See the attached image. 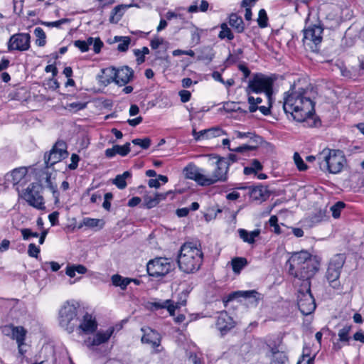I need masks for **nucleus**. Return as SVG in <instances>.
Masks as SVG:
<instances>
[{"instance_id": "obj_1", "label": "nucleus", "mask_w": 364, "mask_h": 364, "mask_svg": "<svg viewBox=\"0 0 364 364\" xmlns=\"http://www.w3.org/2000/svg\"><path fill=\"white\" fill-rule=\"evenodd\" d=\"M283 108L286 114H289L294 120L297 122H305L306 120H313L316 125V121L314 119V103L307 96V91L304 88L296 90L295 86L285 93L284 98Z\"/></svg>"}, {"instance_id": "obj_2", "label": "nucleus", "mask_w": 364, "mask_h": 364, "mask_svg": "<svg viewBox=\"0 0 364 364\" xmlns=\"http://www.w3.org/2000/svg\"><path fill=\"white\" fill-rule=\"evenodd\" d=\"M289 273L299 279L310 282L318 272L320 262L316 257L307 251L294 252L287 262Z\"/></svg>"}, {"instance_id": "obj_3", "label": "nucleus", "mask_w": 364, "mask_h": 364, "mask_svg": "<svg viewBox=\"0 0 364 364\" xmlns=\"http://www.w3.org/2000/svg\"><path fill=\"white\" fill-rule=\"evenodd\" d=\"M203 254L196 242H185L180 248L177 262L179 269L185 273L198 271L203 262Z\"/></svg>"}, {"instance_id": "obj_4", "label": "nucleus", "mask_w": 364, "mask_h": 364, "mask_svg": "<svg viewBox=\"0 0 364 364\" xmlns=\"http://www.w3.org/2000/svg\"><path fill=\"white\" fill-rule=\"evenodd\" d=\"M317 161L321 169L337 174L346 164V159L343 151L337 149H324L317 155Z\"/></svg>"}, {"instance_id": "obj_5", "label": "nucleus", "mask_w": 364, "mask_h": 364, "mask_svg": "<svg viewBox=\"0 0 364 364\" xmlns=\"http://www.w3.org/2000/svg\"><path fill=\"white\" fill-rule=\"evenodd\" d=\"M274 80L269 76L263 74H255L252 79L249 80L248 85L246 87V93H264V96L269 106H272V95Z\"/></svg>"}, {"instance_id": "obj_6", "label": "nucleus", "mask_w": 364, "mask_h": 364, "mask_svg": "<svg viewBox=\"0 0 364 364\" xmlns=\"http://www.w3.org/2000/svg\"><path fill=\"white\" fill-rule=\"evenodd\" d=\"M78 304L72 301L64 303L59 310V325L69 333H73L77 327Z\"/></svg>"}, {"instance_id": "obj_7", "label": "nucleus", "mask_w": 364, "mask_h": 364, "mask_svg": "<svg viewBox=\"0 0 364 364\" xmlns=\"http://www.w3.org/2000/svg\"><path fill=\"white\" fill-rule=\"evenodd\" d=\"M185 177L193 180L201 186H210L216 183L210 171L197 166L193 163L188 164L183 170Z\"/></svg>"}, {"instance_id": "obj_8", "label": "nucleus", "mask_w": 364, "mask_h": 364, "mask_svg": "<svg viewBox=\"0 0 364 364\" xmlns=\"http://www.w3.org/2000/svg\"><path fill=\"white\" fill-rule=\"evenodd\" d=\"M323 29L320 24L310 25L303 31V43L306 50L318 51L322 40Z\"/></svg>"}, {"instance_id": "obj_9", "label": "nucleus", "mask_w": 364, "mask_h": 364, "mask_svg": "<svg viewBox=\"0 0 364 364\" xmlns=\"http://www.w3.org/2000/svg\"><path fill=\"white\" fill-rule=\"evenodd\" d=\"M102 73L106 75V79L102 82L105 85H108L112 82H115L119 85L127 84L133 77V70L128 66H123L121 68L116 69L113 67L102 70Z\"/></svg>"}, {"instance_id": "obj_10", "label": "nucleus", "mask_w": 364, "mask_h": 364, "mask_svg": "<svg viewBox=\"0 0 364 364\" xmlns=\"http://www.w3.org/2000/svg\"><path fill=\"white\" fill-rule=\"evenodd\" d=\"M310 286V282H305L298 290L297 305L304 315L311 314L316 309L315 300L311 293Z\"/></svg>"}, {"instance_id": "obj_11", "label": "nucleus", "mask_w": 364, "mask_h": 364, "mask_svg": "<svg viewBox=\"0 0 364 364\" xmlns=\"http://www.w3.org/2000/svg\"><path fill=\"white\" fill-rule=\"evenodd\" d=\"M42 186L38 183H31L21 194V197L28 204L38 210H45V201L41 195Z\"/></svg>"}, {"instance_id": "obj_12", "label": "nucleus", "mask_w": 364, "mask_h": 364, "mask_svg": "<svg viewBox=\"0 0 364 364\" xmlns=\"http://www.w3.org/2000/svg\"><path fill=\"white\" fill-rule=\"evenodd\" d=\"M343 264L344 257L342 255H336L331 259L329 262L326 273V277L329 283V285L335 289H338L341 287L339 277Z\"/></svg>"}, {"instance_id": "obj_13", "label": "nucleus", "mask_w": 364, "mask_h": 364, "mask_svg": "<svg viewBox=\"0 0 364 364\" xmlns=\"http://www.w3.org/2000/svg\"><path fill=\"white\" fill-rule=\"evenodd\" d=\"M173 265L167 258H156L147 264V272L150 276L158 277L167 274Z\"/></svg>"}, {"instance_id": "obj_14", "label": "nucleus", "mask_w": 364, "mask_h": 364, "mask_svg": "<svg viewBox=\"0 0 364 364\" xmlns=\"http://www.w3.org/2000/svg\"><path fill=\"white\" fill-rule=\"evenodd\" d=\"M66 144L63 141H58L48 154L44 156L46 167H50L62 159H65L68 153L66 150Z\"/></svg>"}, {"instance_id": "obj_15", "label": "nucleus", "mask_w": 364, "mask_h": 364, "mask_svg": "<svg viewBox=\"0 0 364 364\" xmlns=\"http://www.w3.org/2000/svg\"><path fill=\"white\" fill-rule=\"evenodd\" d=\"M230 167L229 161L223 157H219L213 163L211 168H209L212 176L215 180L216 183L225 182L228 180V173Z\"/></svg>"}, {"instance_id": "obj_16", "label": "nucleus", "mask_w": 364, "mask_h": 364, "mask_svg": "<svg viewBox=\"0 0 364 364\" xmlns=\"http://www.w3.org/2000/svg\"><path fill=\"white\" fill-rule=\"evenodd\" d=\"M238 298L244 299L248 304L256 306L260 299V294L255 290L236 291L230 294L226 298H224L223 303L225 306H227L229 301Z\"/></svg>"}, {"instance_id": "obj_17", "label": "nucleus", "mask_w": 364, "mask_h": 364, "mask_svg": "<svg viewBox=\"0 0 364 364\" xmlns=\"http://www.w3.org/2000/svg\"><path fill=\"white\" fill-rule=\"evenodd\" d=\"M30 40L31 36L28 33H20L14 34L9 39L8 48L9 50H28L30 48Z\"/></svg>"}, {"instance_id": "obj_18", "label": "nucleus", "mask_w": 364, "mask_h": 364, "mask_svg": "<svg viewBox=\"0 0 364 364\" xmlns=\"http://www.w3.org/2000/svg\"><path fill=\"white\" fill-rule=\"evenodd\" d=\"M186 300L183 299L181 301L174 302L171 299L154 301L150 304L151 309L158 310L160 309H166L171 316H174L175 311L185 306Z\"/></svg>"}, {"instance_id": "obj_19", "label": "nucleus", "mask_w": 364, "mask_h": 364, "mask_svg": "<svg viewBox=\"0 0 364 364\" xmlns=\"http://www.w3.org/2000/svg\"><path fill=\"white\" fill-rule=\"evenodd\" d=\"M79 334H90L97 328V323L95 318L88 313H86L80 320L79 325H77Z\"/></svg>"}, {"instance_id": "obj_20", "label": "nucleus", "mask_w": 364, "mask_h": 364, "mask_svg": "<svg viewBox=\"0 0 364 364\" xmlns=\"http://www.w3.org/2000/svg\"><path fill=\"white\" fill-rule=\"evenodd\" d=\"M141 331L144 333L141 337V342L150 345L154 349H156V352H159V350L156 348L161 344L160 334L149 327L142 328Z\"/></svg>"}, {"instance_id": "obj_21", "label": "nucleus", "mask_w": 364, "mask_h": 364, "mask_svg": "<svg viewBox=\"0 0 364 364\" xmlns=\"http://www.w3.org/2000/svg\"><path fill=\"white\" fill-rule=\"evenodd\" d=\"M74 46L81 52L88 51L89 47L93 46V50L95 53H99L103 46L102 41L99 38L89 37L86 41L77 40L73 42Z\"/></svg>"}, {"instance_id": "obj_22", "label": "nucleus", "mask_w": 364, "mask_h": 364, "mask_svg": "<svg viewBox=\"0 0 364 364\" xmlns=\"http://www.w3.org/2000/svg\"><path fill=\"white\" fill-rule=\"evenodd\" d=\"M114 332V328L110 327L106 331H98L93 337L88 338L85 341V345L89 347L97 346L109 341Z\"/></svg>"}, {"instance_id": "obj_23", "label": "nucleus", "mask_w": 364, "mask_h": 364, "mask_svg": "<svg viewBox=\"0 0 364 364\" xmlns=\"http://www.w3.org/2000/svg\"><path fill=\"white\" fill-rule=\"evenodd\" d=\"M218 331L223 335L235 326V321L225 311H221L215 323Z\"/></svg>"}, {"instance_id": "obj_24", "label": "nucleus", "mask_w": 364, "mask_h": 364, "mask_svg": "<svg viewBox=\"0 0 364 364\" xmlns=\"http://www.w3.org/2000/svg\"><path fill=\"white\" fill-rule=\"evenodd\" d=\"M6 329H9L11 332V338L14 340H16L18 351L21 355H23L24 352L23 350V346L24 345V341L26 338V331L22 326H14L11 325L9 326H6Z\"/></svg>"}, {"instance_id": "obj_25", "label": "nucleus", "mask_w": 364, "mask_h": 364, "mask_svg": "<svg viewBox=\"0 0 364 364\" xmlns=\"http://www.w3.org/2000/svg\"><path fill=\"white\" fill-rule=\"evenodd\" d=\"M248 96L247 102L250 105L249 111L250 112H255L257 109H259L262 114L267 116L270 114V107L269 105L267 103V106H259L260 103L262 102V99L260 97H255L251 95V94H247Z\"/></svg>"}, {"instance_id": "obj_26", "label": "nucleus", "mask_w": 364, "mask_h": 364, "mask_svg": "<svg viewBox=\"0 0 364 364\" xmlns=\"http://www.w3.org/2000/svg\"><path fill=\"white\" fill-rule=\"evenodd\" d=\"M250 198L254 200H264L269 196V192L267 187L257 186L250 188Z\"/></svg>"}, {"instance_id": "obj_27", "label": "nucleus", "mask_w": 364, "mask_h": 364, "mask_svg": "<svg viewBox=\"0 0 364 364\" xmlns=\"http://www.w3.org/2000/svg\"><path fill=\"white\" fill-rule=\"evenodd\" d=\"M240 237L244 242L248 244H253L255 242V238L260 235V230L256 229L253 231L248 232L247 230L240 228L237 230Z\"/></svg>"}, {"instance_id": "obj_28", "label": "nucleus", "mask_w": 364, "mask_h": 364, "mask_svg": "<svg viewBox=\"0 0 364 364\" xmlns=\"http://www.w3.org/2000/svg\"><path fill=\"white\" fill-rule=\"evenodd\" d=\"M12 182L14 185H22L26 183L27 179V170L25 168H19L14 169L11 173Z\"/></svg>"}, {"instance_id": "obj_29", "label": "nucleus", "mask_w": 364, "mask_h": 364, "mask_svg": "<svg viewBox=\"0 0 364 364\" xmlns=\"http://www.w3.org/2000/svg\"><path fill=\"white\" fill-rule=\"evenodd\" d=\"M271 353V364H285L287 361V357L285 353L279 350L277 347L272 348Z\"/></svg>"}, {"instance_id": "obj_30", "label": "nucleus", "mask_w": 364, "mask_h": 364, "mask_svg": "<svg viewBox=\"0 0 364 364\" xmlns=\"http://www.w3.org/2000/svg\"><path fill=\"white\" fill-rule=\"evenodd\" d=\"M87 272V269L82 264H68L65 269V274L70 278L75 277L76 272L84 274Z\"/></svg>"}, {"instance_id": "obj_31", "label": "nucleus", "mask_w": 364, "mask_h": 364, "mask_svg": "<svg viewBox=\"0 0 364 364\" xmlns=\"http://www.w3.org/2000/svg\"><path fill=\"white\" fill-rule=\"evenodd\" d=\"M229 23L238 33H242L244 31L245 26L242 18L236 14L230 15Z\"/></svg>"}, {"instance_id": "obj_32", "label": "nucleus", "mask_w": 364, "mask_h": 364, "mask_svg": "<svg viewBox=\"0 0 364 364\" xmlns=\"http://www.w3.org/2000/svg\"><path fill=\"white\" fill-rule=\"evenodd\" d=\"M200 136H202V139H210L212 137H217L221 134H225V132L218 127H213L210 129H203L198 132Z\"/></svg>"}, {"instance_id": "obj_33", "label": "nucleus", "mask_w": 364, "mask_h": 364, "mask_svg": "<svg viewBox=\"0 0 364 364\" xmlns=\"http://www.w3.org/2000/svg\"><path fill=\"white\" fill-rule=\"evenodd\" d=\"M132 173L130 171H124L122 174L117 175L115 178L113 180V183L119 188V189H124L127 187L126 180L129 178H131Z\"/></svg>"}, {"instance_id": "obj_34", "label": "nucleus", "mask_w": 364, "mask_h": 364, "mask_svg": "<svg viewBox=\"0 0 364 364\" xmlns=\"http://www.w3.org/2000/svg\"><path fill=\"white\" fill-rule=\"evenodd\" d=\"M111 279L113 285L119 287L123 290L132 282L131 279L122 277L119 274L112 275Z\"/></svg>"}, {"instance_id": "obj_35", "label": "nucleus", "mask_w": 364, "mask_h": 364, "mask_svg": "<svg viewBox=\"0 0 364 364\" xmlns=\"http://www.w3.org/2000/svg\"><path fill=\"white\" fill-rule=\"evenodd\" d=\"M208 2L205 0H197L189 6L188 11L191 13L197 12L198 11L205 12L208 10Z\"/></svg>"}, {"instance_id": "obj_36", "label": "nucleus", "mask_w": 364, "mask_h": 364, "mask_svg": "<svg viewBox=\"0 0 364 364\" xmlns=\"http://www.w3.org/2000/svg\"><path fill=\"white\" fill-rule=\"evenodd\" d=\"M247 261L244 257H235L231 261L232 268L235 273H240L247 265Z\"/></svg>"}, {"instance_id": "obj_37", "label": "nucleus", "mask_w": 364, "mask_h": 364, "mask_svg": "<svg viewBox=\"0 0 364 364\" xmlns=\"http://www.w3.org/2000/svg\"><path fill=\"white\" fill-rule=\"evenodd\" d=\"M114 41L119 42L117 50L120 52H125L128 50L131 38L129 36H115Z\"/></svg>"}, {"instance_id": "obj_38", "label": "nucleus", "mask_w": 364, "mask_h": 364, "mask_svg": "<svg viewBox=\"0 0 364 364\" xmlns=\"http://www.w3.org/2000/svg\"><path fill=\"white\" fill-rule=\"evenodd\" d=\"M263 166L257 159H253L250 166L244 168V173L245 175L257 174L258 171H261Z\"/></svg>"}, {"instance_id": "obj_39", "label": "nucleus", "mask_w": 364, "mask_h": 364, "mask_svg": "<svg viewBox=\"0 0 364 364\" xmlns=\"http://www.w3.org/2000/svg\"><path fill=\"white\" fill-rule=\"evenodd\" d=\"M34 34L36 37V44L38 46H44L46 45V36L43 29L41 27H37L34 30Z\"/></svg>"}, {"instance_id": "obj_40", "label": "nucleus", "mask_w": 364, "mask_h": 364, "mask_svg": "<svg viewBox=\"0 0 364 364\" xmlns=\"http://www.w3.org/2000/svg\"><path fill=\"white\" fill-rule=\"evenodd\" d=\"M220 28L221 31L218 35L220 38L224 39L227 38L228 40H232L234 38V35L225 23L221 24Z\"/></svg>"}, {"instance_id": "obj_41", "label": "nucleus", "mask_w": 364, "mask_h": 364, "mask_svg": "<svg viewBox=\"0 0 364 364\" xmlns=\"http://www.w3.org/2000/svg\"><path fill=\"white\" fill-rule=\"evenodd\" d=\"M100 223H101V220H100V219L85 218H83L79 228H81L83 225L88 227V228H95V227H97Z\"/></svg>"}, {"instance_id": "obj_42", "label": "nucleus", "mask_w": 364, "mask_h": 364, "mask_svg": "<svg viewBox=\"0 0 364 364\" xmlns=\"http://www.w3.org/2000/svg\"><path fill=\"white\" fill-rule=\"evenodd\" d=\"M350 329H351L350 326H345L341 329H340L338 334L340 341L348 342L349 341L350 337H349L348 334L350 331Z\"/></svg>"}, {"instance_id": "obj_43", "label": "nucleus", "mask_w": 364, "mask_h": 364, "mask_svg": "<svg viewBox=\"0 0 364 364\" xmlns=\"http://www.w3.org/2000/svg\"><path fill=\"white\" fill-rule=\"evenodd\" d=\"M268 17L266 11L263 9H260L258 14L257 23L260 28L267 26Z\"/></svg>"}, {"instance_id": "obj_44", "label": "nucleus", "mask_w": 364, "mask_h": 364, "mask_svg": "<svg viewBox=\"0 0 364 364\" xmlns=\"http://www.w3.org/2000/svg\"><path fill=\"white\" fill-rule=\"evenodd\" d=\"M46 182L47 183L48 187L52 191L53 197L55 198V203H57L59 202V193L57 191V186L53 185L51 182L50 176L47 175Z\"/></svg>"}, {"instance_id": "obj_45", "label": "nucleus", "mask_w": 364, "mask_h": 364, "mask_svg": "<svg viewBox=\"0 0 364 364\" xmlns=\"http://www.w3.org/2000/svg\"><path fill=\"white\" fill-rule=\"evenodd\" d=\"M345 207V203L339 201L332 205L330 208L332 215L334 218H338L341 215V211Z\"/></svg>"}, {"instance_id": "obj_46", "label": "nucleus", "mask_w": 364, "mask_h": 364, "mask_svg": "<svg viewBox=\"0 0 364 364\" xmlns=\"http://www.w3.org/2000/svg\"><path fill=\"white\" fill-rule=\"evenodd\" d=\"M294 163L297 167V168L301 171H305L307 169V166L303 161L302 158L300 156V155L298 153H294Z\"/></svg>"}, {"instance_id": "obj_47", "label": "nucleus", "mask_w": 364, "mask_h": 364, "mask_svg": "<svg viewBox=\"0 0 364 364\" xmlns=\"http://www.w3.org/2000/svg\"><path fill=\"white\" fill-rule=\"evenodd\" d=\"M134 145L140 146L142 149H146L151 145V139L149 138L134 139L132 140Z\"/></svg>"}, {"instance_id": "obj_48", "label": "nucleus", "mask_w": 364, "mask_h": 364, "mask_svg": "<svg viewBox=\"0 0 364 364\" xmlns=\"http://www.w3.org/2000/svg\"><path fill=\"white\" fill-rule=\"evenodd\" d=\"M130 144L126 143L123 146L116 145V153L117 154H119L122 156H127L130 151L129 148Z\"/></svg>"}, {"instance_id": "obj_49", "label": "nucleus", "mask_w": 364, "mask_h": 364, "mask_svg": "<svg viewBox=\"0 0 364 364\" xmlns=\"http://www.w3.org/2000/svg\"><path fill=\"white\" fill-rule=\"evenodd\" d=\"M229 149L230 151H232L245 154V153H247V152H249L250 151L255 150V146L244 144V145L237 146V147L234 148V149H231V148L229 147Z\"/></svg>"}, {"instance_id": "obj_50", "label": "nucleus", "mask_w": 364, "mask_h": 364, "mask_svg": "<svg viewBox=\"0 0 364 364\" xmlns=\"http://www.w3.org/2000/svg\"><path fill=\"white\" fill-rule=\"evenodd\" d=\"M86 105H87V103L80 102H72V103L67 105L66 109H68L69 110H75V111L81 110V109H83L86 107Z\"/></svg>"}, {"instance_id": "obj_51", "label": "nucleus", "mask_w": 364, "mask_h": 364, "mask_svg": "<svg viewBox=\"0 0 364 364\" xmlns=\"http://www.w3.org/2000/svg\"><path fill=\"white\" fill-rule=\"evenodd\" d=\"M21 232L22 234L23 239L24 240H28L30 239V237H38V232H32L31 229L28 228H23L21 230Z\"/></svg>"}, {"instance_id": "obj_52", "label": "nucleus", "mask_w": 364, "mask_h": 364, "mask_svg": "<svg viewBox=\"0 0 364 364\" xmlns=\"http://www.w3.org/2000/svg\"><path fill=\"white\" fill-rule=\"evenodd\" d=\"M40 252V248L35 244L31 243L28 245V254L31 257L37 258Z\"/></svg>"}, {"instance_id": "obj_53", "label": "nucleus", "mask_w": 364, "mask_h": 364, "mask_svg": "<svg viewBox=\"0 0 364 364\" xmlns=\"http://www.w3.org/2000/svg\"><path fill=\"white\" fill-rule=\"evenodd\" d=\"M70 160H71V163L68 166L70 170L76 169L78 166V162L80 161L79 156L76 154H73L71 155Z\"/></svg>"}, {"instance_id": "obj_54", "label": "nucleus", "mask_w": 364, "mask_h": 364, "mask_svg": "<svg viewBox=\"0 0 364 364\" xmlns=\"http://www.w3.org/2000/svg\"><path fill=\"white\" fill-rule=\"evenodd\" d=\"M181 55H186L193 57L195 55V53L192 50H183L177 49V50H175L173 51V55H174V56H178Z\"/></svg>"}, {"instance_id": "obj_55", "label": "nucleus", "mask_w": 364, "mask_h": 364, "mask_svg": "<svg viewBox=\"0 0 364 364\" xmlns=\"http://www.w3.org/2000/svg\"><path fill=\"white\" fill-rule=\"evenodd\" d=\"M120 11L119 6H116L112 11V16H110L109 21L111 22H118L120 19L121 15L117 16V13Z\"/></svg>"}, {"instance_id": "obj_56", "label": "nucleus", "mask_w": 364, "mask_h": 364, "mask_svg": "<svg viewBox=\"0 0 364 364\" xmlns=\"http://www.w3.org/2000/svg\"><path fill=\"white\" fill-rule=\"evenodd\" d=\"M191 92L188 90H181L179 92V96L182 102H187L191 99Z\"/></svg>"}, {"instance_id": "obj_57", "label": "nucleus", "mask_w": 364, "mask_h": 364, "mask_svg": "<svg viewBox=\"0 0 364 364\" xmlns=\"http://www.w3.org/2000/svg\"><path fill=\"white\" fill-rule=\"evenodd\" d=\"M164 43V39L160 38H155L151 41L150 46L153 50L157 49L160 45Z\"/></svg>"}, {"instance_id": "obj_58", "label": "nucleus", "mask_w": 364, "mask_h": 364, "mask_svg": "<svg viewBox=\"0 0 364 364\" xmlns=\"http://www.w3.org/2000/svg\"><path fill=\"white\" fill-rule=\"evenodd\" d=\"M68 21V19L67 18H62L60 20L56 21H52V22H46L44 23L48 26L50 27H60L63 23Z\"/></svg>"}, {"instance_id": "obj_59", "label": "nucleus", "mask_w": 364, "mask_h": 364, "mask_svg": "<svg viewBox=\"0 0 364 364\" xmlns=\"http://www.w3.org/2000/svg\"><path fill=\"white\" fill-rule=\"evenodd\" d=\"M166 18L168 21H171L173 18L175 19H180V20H182V16L179 14H177L176 12H173V11H168L166 15Z\"/></svg>"}, {"instance_id": "obj_60", "label": "nucleus", "mask_w": 364, "mask_h": 364, "mask_svg": "<svg viewBox=\"0 0 364 364\" xmlns=\"http://www.w3.org/2000/svg\"><path fill=\"white\" fill-rule=\"evenodd\" d=\"M47 265H49V266L50 267L51 270H52L53 272H57V271H58V270H59V269H60V265L58 262H53V261H52V262H46V263L43 264V269H46V266H47Z\"/></svg>"}, {"instance_id": "obj_61", "label": "nucleus", "mask_w": 364, "mask_h": 364, "mask_svg": "<svg viewBox=\"0 0 364 364\" xmlns=\"http://www.w3.org/2000/svg\"><path fill=\"white\" fill-rule=\"evenodd\" d=\"M58 212H53L48 215V219L52 225H55L58 221Z\"/></svg>"}, {"instance_id": "obj_62", "label": "nucleus", "mask_w": 364, "mask_h": 364, "mask_svg": "<svg viewBox=\"0 0 364 364\" xmlns=\"http://www.w3.org/2000/svg\"><path fill=\"white\" fill-rule=\"evenodd\" d=\"M309 348H304L303 349V354H302V358L304 359L305 357L309 358L307 360V364H312L314 362V357H310L309 355Z\"/></svg>"}, {"instance_id": "obj_63", "label": "nucleus", "mask_w": 364, "mask_h": 364, "mask_svg": "<svg viewBox=\"0 0 364 364\" xmlns=\"http://www.w3.org/2000/svg\"><path fill=\"white\" fill-rule=\"evenodd\" d=\"M135 56L136 57V61L138 64H141L145 60L144 55H141L139 49L134 50V51Z\"/></svg>"}, {"instance_id": "obj_64", "label": "nucleus", "mask_w": 364, "mask_h": 364, "mask_svg": "<svg viewBox=\"0 0 364 364\" xmlns=\"http://www.w3.org/2000/svg\"><path fill=\"white\" fill-rule=\"evenodd\" d=\"M10 245V241L4 239L1 241V243L0 245V252H4L9 250Z\"/></svg>"}]
</instances>
